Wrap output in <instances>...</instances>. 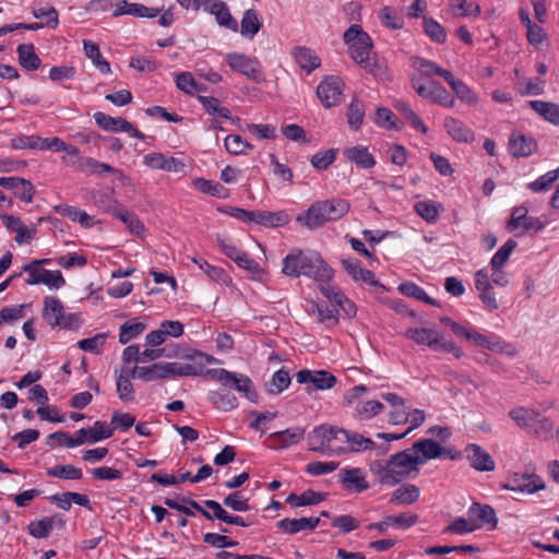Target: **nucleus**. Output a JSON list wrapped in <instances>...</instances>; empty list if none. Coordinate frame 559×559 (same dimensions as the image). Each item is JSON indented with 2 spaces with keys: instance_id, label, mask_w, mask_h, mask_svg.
I'll use <instances>...</instances> for the list:
<instances>
[{
  "instance_id": "obj_24",
  "label": "nucleus",
  "mask_w": 559,
  "mask_h": 559,
  "mask_svg": "<svg viewBox=\"0 0 559 559\" xmlns=\"http://www.w3.org/2000/svg\"><path fill=\"white\" fill-rule=\"evenodd\" d=\"M132 378H138L143 381H155L159 379H166L168 377V364L159 362L151 366L139 367L135 366L131 370Z\"/></svg>"
},
{
  "instance_id": "obj_10",
  "label": "nucleus",
  "mask_w": 559,
  "mask_h": 559,
  "mask_svg": "<svg viewBox=\"0 0 559 559\" xmlns=\"http://www.w3.org/2000/svg\"><path fill=\"white\" fill-rule=\"evenodd\" d=\"M343 82L331 75L325 78L317 87V95L324 107L331 108L342 100Z\"/></svg>"
},
{
  "instance_id": "obj_37",
  "label": "nucleus",
  "mask_w": 559,
  "mask_h": 559,
  "mask_svg": "<svg viewBox=\"0 0 559 559\" xmlns=\"http://www.w3.org/2000/svg\"><path fill=\"white\" fill-rule=\"evenodd\" d=\"M447 83L454 91L456 96L468 105H476L478 97L476 94L461 80L456 79L452 73L447 78Z\"/></svg>"
},
{
  "instance_id": "obj_47",
  "label": "nucleus",
  "mask_w": 559,
  "mask_h": 559,
  "mask_svg": "<svg viewBox=\"0 0 559 559\" xmlns=\"http://www.w3.org/2000/svg\"><path fill=\"white\" fill-rule=\"evenodd\" d=\"M365 106L362 102L354 97L347 109V121L353 130H358L364 121Z\"/></svg>"
},
{
  "instance_id": "obj_50",
  "label": "nucleus",
  "mask_w": 559,
  "mask_h": 559,
  "mask_svg": "<svg viewBox=\"0 0 559 559\" xmlns=\"http://www.w3.org/2000/svg\"><path fill=\"white\" fill-rule=\"evenodd\" d=\"M537 413L538 412L531 408L516 407L509 413V416L520 428L528 431Z\"/></svg>"
},
{
  "instance_id": "obj_41",
  "label": "nucleus",
  "mask_w": 559,
  "mask_h": 559,
  "mask_svg": "<svg viewBox=\"0 0 559 559\" xmlns=\"http://www.w3.org/2000/svg\"><path fill=\"white\" fill-rule=\"evenodd\" d=\"M324 500V495L317 492L314 490L308 489L304 491L301 495L290 493L286 498V502L293 504L294 507H304V506H316Z\"/></svg>"
},
{
  "instance_id": "obj_16",
  "label": "nucleus",
  "mask_w": 559,
  "mask_h": 559,
  "mask_svg": "<svg viewBox=\"0 0 559 559\" xmlns=\"http://www.w3.org/2000/svg\"><path fill=\"white\" fill-rule=\"evenodd\" d=\"M321 293L346 316L354 317L356 314V306L340 289L326 285V282H318Z\"/></svg>"
},
{
  "instance_id": "obj_19",
  "label": "nucleus",
  "mask_w": 559,
  "mask_h": 559,
  "mask_svg": "<svg viewBox=\"0 0 559 559\" xmlns=\"http://www.w3.org/2000/svg\"><path fill=\"white\" fill-rule=\"evenodd\" d=\"M160 10L148 8L141 3H129L127 0H118L112 12L114 16L129 14L138 17H156Z\"/></svg>"
},
{
  "instance_id": "obj_61",
  "label": "nucleus",
  "mask_w": 559,
  "mask_h": 559,
  "mask_svg": "<svg viewBox=\"0 0 559 559\" xmlns=\"http://www.w3.org/2000/svg\"><path fill=\"white\" fill-rule=\"evenodd\" d=\"M107 337V333H97L93 337L80 340L78 346L84 352L98 354Z\"/></svg>"
},
{
  "instance_id": "obj_26",
  "label": "nucleus",
  "mask_w": 559,
  "mask_h": 559,
  "mask_svg": "<svg viewBox=\"0 0 559 559\" xmlns=\"http://www.w3.org/2000/svg\"><path fill=\"white\" fill-rule=\"evenodd\" d=\"M292 56L298 66L307 73H311L321 64V60L318 55L310 48L304 46L293 48Z\"/></svg>"
},
{
  "instance_id": "obj_5",
  "label": "nucleus",
  "mask_w": 559,
  "mask_h": 559,
  "mask_svg": "<svg viewBox=\"0 0 559 559\" xmlns=\"http://www.w3.org/2000/svg\"><path fill=\"white\" fill-rule=\"evenodd\" d=\"M345 438H347L346 429L322 425L309 433V450L328 455H340L346 453Z\"/></svg>"
},
{
  "instance_id": "obj_43",
  "label": "nucleus",
  "mask_w": 559,
  "mask_h": 559,
  "mask_svg": "<svg viewBox=\"0 0 559 559\" xmlns=\"http://www.w3.org/2000/svg\"><path fill=\"white\" fill-rule=\"evenodd\" d=\"M192 261L200 267V270L204 272V274H206L210 280L221 284H228L230 282V277L223 269L211 265L203 259L193 258Z\"/></svg>"
},
{
  "instance_id": "obj_21",
  "label": "nucleus",
  "mask_w": 559,
  "mask_h": 559,
  "mask_svg": "<svg viewBox=\"0 0 559 559\" xmlns=\"http://www.w3.org/2000/svg\"><path fill=\"white\" fill-rule=\"evenodd\" d=\"M443 126L447 133L456 142L472 143L475 140L474 131L456 118L447 117Z\"/></svg>"
},
{
  "instance_id": "obj_13",
  "label": "nucleus",
  "mask_w": 559,
  "mask_h": 559,
  "mask_svg": "<svg viewBox=\"0 0 559 559\" xmlns=\"http://www.w3.org/2000/svg\"><path fill=\"white\" fill-rule=\"evenodd\" d=\"M537 142L519 131H513L509 138L508 148L512 156L528 157L537 151Z\"/></svg>"
},
{
  "instance_id": "obj_15",
  "label": "nucleus",
  "mask_w": 559,
  "mask_h": 559,
  "mask_svg": "<svg viewBox=\"0 0 559 559\" xmlns=\"http://www.w3.org/2000/svg\"><path fill=\"white\" fill-rule=\"evenodd\" d=\"M469 520L478 528L488 526L489 530H495L498 524V519L492 507L488 504L473 503L468 510Z\"/></svg>"
},
{
  "instance_id": "obj_11",
  "label": "nucleus",
  "mask_w": 559,
  "mask_h": 559,
  "mask_svg": "<svg viewBox=\"0 0 559 559\" xmlns=\"http://www.w3.org/2000/svg\"><path fill=\"white\" fill-rule=\"evenodd\" d=\"M296 380L298 383L313 384L317 390H328L336 384L337 379L329 371L325 370H309L301 369L296 373Z\"/></svg>"
},
{
  "instance_id": "obj_3",
  "label": "nucleus",
  "mask_w": 559,
  "mask_h": 559,
  "mask_svg": "<svg viewBox=\"0 0 559 559\" xmlns=\"http://www.w3.org/2000/svg\"><path fill=\"white\" fill-rule=\"evenodd\" d=\"M343 40L348 47L350 58L364 70L378 76L382 73V67L372 55L373 43L371 37L359 24L350 25L343 35Z\"/></svg>"
},
{
  "instance_id": "obj_42",
  "label": "nucleus",
  "mask_w": 559,
  "mask_h": 559,
  "mask_svg": "<svg viewBox=\"0 0 559 559\" xmlns=\"http://www.w3.org/2000/svg\"><path fill=\"white\" fill-rule=\"evenodd\" d=\"M413 64L419 69L420 76L424 78H430L432 74H437L447 81V78L452 73L449 70L441 68L436 62L426 60L424 58H416Z\"/></svg>"
},
{
  "instance_id": "obj_35",
  "label": "nucleus",
  "mask_w": 559,
  "mask_h": 559,
  "mask_svg": "<svg viewBox=\"0 0 559 559\" xmlns=\"http://www.w3.org/2000/svg\"><path fill=\"white\" fill-rule=\"evenodd\" d=\"M262 23L259 13L253 9H248L240 23V33L242 36L252 39L260 31Z\"/></svg>"
},
{
  "instance_id": "obj_38",
  "label": "nucleus",
  "mask_w": 559,
  "mask_h": 559,
  "mask_svg": "<svg viewBox=\"0 0 559 559\" xmlns=\"http://www.w3.org/2000/svg\"><path fill=\"white\" fill-rule=\"evenodd\" d=\"M209 400L215 408L223 412H229L238 406L237 397L226 391H212Z\"/></svg>"
},
{
  "instance_id": "obj_17",
  "label": "nucleus",
  "mask_w": 559,
  "mask_h": 559,
  "mask_svg": "<svg viewBox=\"0 0 559 559\" xmlns=\"http://www.w3.org/2000/svg\"><path fill=\"white\" fill-rule=\"evenodd\" d=\"M338 478L345 490L362 492L369 488L366 474L360 468H343L338 473Z\"/></svg>"
},
{
  "instance_id": "obj_44",
  "label": "nucleus",
  "mask_w": 559,
  "mask_h": 559,
  "mask_svg": "<svg viewBox=\"0 0 559 559\" xmlns=\"http://www.w3.org/2000/svg\"><path fill=\"white\" fill-rule=\"evenodd\" d=\"M423 26L425 34L433 41L438 44H444L447 40L445 28L438 23L435 19L423 16Z\"/></svg>"
},
{
  "instance_id": "obj_53",
  "label": "nucleus",
  "mask_w": 559,
  "mask_h": 559,
  "mask_svg": "<svg viewBox=\"0 0 559 559\" xmlns=\"http://www.w3.org/2000/svg\"><path fill=\"white\" fill-rule=\"evenodd\" d=\"M289 384V372L282 368L273 374L270 383L266 384V390L270 394H280L287 389Z\"/></svg>"
},
{
  "instance_id": "obj_30",
  "label": "nucleus",
  "mask_w": 559,
  "mask_h": 559,
  "mask_svg": "<svg viewBox=\"0 0 559 559\" xmlns=\"http://www.w3.org/2000/svg\"><path fill=\"white\" fill-rule=\"evenodd\" d=\"M420 490L416 485L405 484L397 487L390 497V502L396 506L412 504L419 499Z\"/></svg>"
},
{
  "instance_id": "obj_2",
  "label": "nucleus",
  "mask_w": 559,
  "mask_h": 559,
  "mask_svg": "<svg viewBox=\"0 0 559 559\" xmlns=\"http://www.w3.org/2000/svg\"><path fill=\"white\" fill-rule=\"evenodd\" d=\"M415 459L403 450L392 454L386 460L373 461L370 465V472L376 476L377 481L383 486H395L408 478L412 473H418Z\"/></svg>"
},
{
  "instance_id": "obj_60",
  "label": "nucleus",
  "mask_w": 559,
  "mask_h": 559,
  "mask_svg": "<svg viewBox=\"0 0 559 559\" xmlns=\"http://www.w3.org/2000/svg\"><path fill=\"white\" fill-rule=\"evenodd\" d=\"M441 209V205L426 201H420L415 204L416 213L428 223L436 222Z\"/></svg>"
},
{
  "instance_id": "obj_9",
  "label": "nucleus",
  "mask_w": 559,
  "mask_h": 559,
  "mask_svg": "<svg viewBox=\"0 0 559 559\" xmlns=\"http://www.w3.org/2000/svg\"><path fill=\"white\" fill-rule=\"evenodd\" d=\"M405 450L411 454L412 459L418 461V463H416L417 468L427 461L441 457L445 453V449L439 442L430 438L420 439Z\"/></svg>"
},
{
  "instance_id": "obj_7",
  "label": "nucleus",
  "mask_w": 559,
  "mask_h": 559,
  "mask_svg": "<svg viewBox=\"0 0 559 559\" xmlns=\"http://www.w3.org/2000/svg\"><path fill=\"white\" fill-rule=\"evenodd\" d=\"M205 373L211 377V379L219 382L223 386L235 389L243 393L251 402H257L258 393L249 377L226 369H207Z\"/></svg>"
},
{
  "instance_id": "obj_14",
  "label": "nucleus",
  "mask_w": 559,
  "mask_h": 559,
  "mask_svg": "<svg viewBox=\"0 0 559 559\" xmlns=\"http://www.w3.org/2000/svg\"><path fill=\"white\" fill-rule=\"evenodd\" d=\"M466 459L471 466L479 472H491L496 464L491 455L480 445L472 443L465 448Z\"/></svg>"
},
{
  "instance_id": "obj_48",
  "label": "nucleus",
  "mask_w": 559,
  "mask_h": 559,
  "mask_svg": "<svg viewBox=\"0 0 559 559\" xmlns=\"http://www.w3.org/2000/svg\"><path fill=\"white\" fill-rule=\"evenodd\" d=\"M226 150L234 155L248 154L253 145L238 134H230L224 141Z\"/></svg>"
},
{
  "instance_id": "obj_63",
  "label": "nucleus",
  "mask_w": 559,
  "mask_h": 559,
  "mask_svg": "<svg viewBox=\"0 0 559 559\" xmlns=\"http://www.w3.org/2000/svg\"><path fill=\"white\" fill-rule=\"evenodd\" d=\"M395 108L403 114L404 118L412 124L413 128L427 133L428 129L421 119L414 112V110L404 102H399Z\"/></svg>"
},
{
  "instance_id": "obj_62",
  "label": "nucleus",
  "mask_w": 559,
  "mask_h": 559,
  "mask_svg": "<svg viewBox=\"0 0 559 559\" xmlns=\"http://www.w3.org/2000/svg\"><path fill=\"white\" fill-rule=\"evenodd\" d=\"M13 189L14 195L24 203H31L35 195V187L29 180L19 178Z\"/></svg>"
},
{
  "instance_id": "obj_29",
  "label": "nucleus",
  "mask_w": 559,
  "mask_h": 559,
  "mask_svg": "<svg viewBox=\"0 0 559 559\" xmlns=\"http://www.w3.org/2000/svg\"><path fill=\"white\" fill-rule=\"evenodd\" d=\"M93 117L97 126L105 131L123 132L131 128V123L122 117L115 118L102 111L95 112Z\"/></svg>"
},
{
  "instance_id": "obj_57",
  "label": "nucleus",
  "mask_w": 559,
  "mask_h": 559,
  "mask_svg": "<svg viewBox=\"0 0 559 559\" xmlns=\"http://www.w3.org/2000/svg\"><path fill=\"white\" fill-rule=\"evenodd\" d=\"M115 216L118 217L119 219H121L127 225L130 233H132L136 236H141L144 234V231H145L144 224L140 221V218L135 214L121 209V210L115 212Z\"/></svg>"
},
{
  "instance_id": "obj_31",
  "label": "nucleus",
  "mask_w": 559,
  "mask_h": 559,
  "mask_svg": "<svg viewBox=\"0 0 559 559\" xmlns=\"http://www.w3.org/2000/svg\"><path fill=\"white\" fill-rule=\"evenodd\" d=\"M83 49L85 56L92 60L93 64L103 74H109L111 72L110 63L103 57L98 44L90 40H83Z\"/></svg>"
},
{
  "instance_id": "obj_23",
  "label": "nucleus",
  "mask_w": 559,
  "mask_h": 559,
  "mask_svg": "<svg viewBox=\"0 0 559 559\" xmlns=\"http://www.w3.org/2000/svg\"><path fill=\"white\" fill-rule=\"evenodd\" d=\"M320 523L319 518L283 519L276 523L283 532L294 535L301 531H314Z\"/></svg>"
},
{
  "instance_id": "obj_64",
  "label": "nucleus",
  "mask_w": 559,
  "mask_h": 559,
  "mask_svg": "<svg viewBox=\"0 0 559 559\" xmlns=\"http://www.w3.org/2000/svg\"><path fill=\"white\" fill-rule=\"evenodd\" d=\"M432 87L433 91L429 100L447 108L454 107V97H452L451 94L439 82H436V85H433Z\"/></svg>"
},
{
  "instance_id": "obj_56",
  "label": "nucleus",
  "mask_w": 559,
  "mask_h": 559,
  "mask_svg": "<svg viewBox=\"0 0 559 559\" xmlns=\"http://www.w3.org/2000/svg\"><path fill=\"white\" fill-rule=\"evenodd\" d=\"M559 178V169L550 170L528 185L533 192L540 193L548 191Z\"/></svg>"
},
{
  "instance_id": "obj_32",
  "label": "nucleus",
  "mask_w": 559,
  "mask_h": 559,
  "mask_svg": "<svg viewBox=\"0 0 559 559\" xmlns=\"http://www.w3.org/2000/svg\"><path fill=\"white\" fill-rule=\"evenodd\" d=\"M449 10L454 17H477L480 14V5L468 0H451Z\"/></svg>"
},
{
  "instance_id": "obj_49",
  "label": "nucleus",
  "mask_w": 559,
  "mask_h": 559,
  "mask_svg": "<svg viewBox=\"0 0 559 559\" xmlns=\"http://www.w3.org/2000/svg\"><path fill=\"white\" fill-rule=\"evenodd\" d=\"M146 325L142 322H138L136 320H129L124 322L120 326L119 332V342L121 344H127L132 338L139 336L142 334L145 330Z\"/></svg>"
},
{
  "instance_id": "obj_1",
  "label": "nucleus",
  "mask_w": 559,
  "mask_h": 559,
  "mask_svg": "<svg viewBox=\"0 0 559 559\" xmlns=\"http://www.w3.org/2000/svg\"><path fill=\"white\" fill-rule=\"evenodd\" d=\"M282 272L290 277L304 275L317 282H330L334 275L332 267L318 252L300 249H293L284 258Z\"/></svg>"
},
{
  "instance_id": "obj_55",
  "label": "nucleus",
  "mask_w": 559,
  "mask_h": 559,
  "mask_svg": "<svg viewBox=\"0 0 559 559\" xmlns=\"http://www.w3.org/2000/svg\"><path fill=\"white\" fill-rule=\"evenodd\" d=\"M168 377H198L203 374L202 367H194L190 364L167 362Z\"/></svg>"
},
{
  "instance_id": "obj_34",
  "label": "nucleus",
  "mask_w": 559,
  "mask_h": 559,
  "mask_svg": "<svg viewBox=\"0 0 559 559\" xmlns=\"http://www.w3.org/2000/svg\"><path fill=\"white\" fill-rule=\"evenodd\" d=\"M528 432L543 441H548L554 436V423L537 413Z\"/></svg>"
},
{
  "instance_id": "obj_46",
  "label": "nucleus",
  "mask_w": 559,
  "mask_h": 559,
  "mask_svg": "<svg viewBox=\"0 0 559 559\" xmlns=\"http://www.w3.org/2000/svg\"><path fill=\"white\" fill-rule=\"evenodd\" d=\"M47 475L50 477H58L61 479L78 480L83 477V472L80 467L72 464L56 465L47 469Z\"/></svg>"
},
{
  "instance_id": "obj_45",
  "label": "nucleus",
  "mask_w": 559,
  "mask_h": 559,
  "mask_svg": "<svg viewBox=\"0 0 559 559\" xmlns=\"http://www.w3.org/2000/svg\"><path fill=\"white\" fill-rule=\"evenodd\" d=\"M44 261H48V259L41 260H33L32 262L25 264L23 266V272L27 273L28 276L25 278V283L27 285H38L41 284L44 275H46V269L41 267Z\"/></svg>"
},
{
  "instance_id": "obj_4",
  "label": "nucleus",
  "mask_w": 559,
  "mask_h": 559,
  "mask_svg": "<svg viewBox=\"0 0 559 559\" xmlns=\"http://www.w3.org/2000/svg\"><path fill=\"white\" fill-rule=\"evenodd\" d=\"M350 209V204L345 199H330L317 201L310 207L300 213L296 221L308 229H317L328 222H334L345 216Z\"/></svg>"
},
{
  "instance_id": "obj_36",
  "label": "nucleus",
  "mask_w": 559,
  "mask_h": 559,
  "mask_svg": "<svg viewBox=\"0 0 559 559\" xmlns=\"http://www.w3.org/2000/svg\"><path fill=\"white\" fill-rule=\"evenodd\" d=\"M19 62L27 71H35L40 67L41 60L35 52L33 44L17 47Z\"/></svg>"
},
{
  "instance_id": "obj_20",
  "label": "nucleus",
  "mask_w": 559,
  "mask_h": 559,
  "mask_svg": "<svg viewBox=\"0 0 559 559\" xmlns=\"http://www.w3.org/2000/svg\"><path fill=\"white\" fill-rule=\"evenodd\" d=\"M252 222L266 227V228H275L285 226L290 222L289 215L285 211H252Z\"/></svg>"
},
{
  "instance_id": "obj_59",
  "label": "nucleus",
  "mask_w": 559,
  "mask_h": 559,
  "mask_svg": "<svg viewBox=\"0 0 559 559\" xmlns=\"http://www.w3.org/2000/svg\"><path fill=\"white\" fill-rule=\"evenodd\" d=\"M88 431V443H95L105 439H108L114 433V428H111L106 421L97 420L94 423L93 427L87 429Z\"/></svg>"
},
{
  "instance_id": "obj_39",
  "label": "nucleus",
  "mask_w": 559,
  "mask_h": 559,
  "mask_svg": "<svg viewBox=\"0 0 559 559\" xmlns=\"http://www.w3.org/2000/svg\"><path fill=\"white\" fill-rule=\"evenodd\" d=\"M346 453L348 452H360L366 450H372L376 443L364 437L362 435L347 430V438H345Z\"/></svg>"
},
{
  "instance_id": "obj_40",
  "label": "nucleus",
  "mask_w": 559,
  "mask_h": 559,
  "mask_svg": "<svg viewBox=\"0 0 559 559\" xmlns=\"http://www.w3.org/2000/svg\"><path fill=\"white\" fill-rule=\"evenodd\" d=\"M210 13L216 16L219 25L237 31L238 24L233 19L227 5L223 1H215L210 7Z\"/></svg>"
},
{
  "instance_id": "obj_8",
  "label": "nucleus",
  "mask_w": 559,
  "mask_h": 559,
  "mask_svg": "<svg viewBox=\"0 0 559 559\" xmlns=\"http://www.w3.org/2000/svg\"><path fill=\"white\" fill-rule=\"evenodd\" d=\"M545 481L535 473L516 472L509 476L508 481L502 488L510 491L533 495L536 491L544 490Z\"/></svg>"
},
{
  "instance_id": "obj_27",
  "label": "nucleus",
  "mask_w": 559,
  "mask_h": 559,
  "mask_svg": "<svg viewBox=\"0 0 559 559\" xmlns=\"http://www.w3.org/2000/svg\"><path fill=\"white\" fill-rule=\"evenodd\" d=\"M344 156L360 168L368 169L376 165V159L366 146L356 145L344 150Z\"/></svg>"
},
{
  "instance_id": "obj_52",
  "label": "nucleus",
  "mask_w": 559,
  "mask_h": 559,
  "mask_svg": "<svg viewBox=\"0 0 559 559\" xmlns=\"http://www.w3.org/2000/svg\"><path fill=\"white\" fill-rule=\"evenodd\" d=\"M56 516L43 518L28 524V532L36 538H46L55 526Z\"/></svg>"
},
{
  "instance_id": "obj_22",
  "label": "nucleus",
  "mask_w": 559,
  "mask_h": 559,
  "mask_svg": "<svg viewBox=\"0 0 559 559\" xmlns=\"http://www.w3.org/2000/svg\"><path fill=\"white\" fill-rule=\"evenodd\" d=\"M342 264L348 275L356 282L360 281L370 286H380L379 281L376 280L374 274L361 266V262L357 259H343Z\"/></svg>"
},
{
  "instance_id": "obj_28",
  "label": "nucleus",
  "mask_w": 559,
  "mask_h": 559,
  "mask_svg": "<svg viewBox=\"0 0 559 559\" xmlns=\"http://www.w3.org/2000/svg\"><path fill=\"white\" fill-rule=\"evenodd\" d=\"M64 313V307L60 299L48 296L44 299L43 318L51 326L56 328Z\"/></svg>"
},
{
  "instance_id": "obj_12",
  "label": "nucleus",
  "mask_w": 559,
  "mask_h": 559,
  "mask_svg": "<svg viewBox=\"0 0 559 559\" xmlns=\"http://www.w3.org/2000/svg\"><path fill=\"white\" fill-rule=\"evenodd\" d=\"M544 226V223L539 218L528 216L527 209L524 206L515 207L507 223V228L510 231H514L520 227H523L525 231H539Z\"/></svg>"
},
{
  "instance_id": "obj_18",
  "label": "nucleus",
  "mask_w": 559,
  "mask_h": 559,
  "mask_svg": "<svg viewBox=\"0 0 559 559\" xmlns=\"http://www.w3.org/2000/svg\"><path fill=\"white\" fill-rule=\"evenodd\" d=\"M226 61L233 70L248 76L249 79L255 80L259 75L257 60L246 55L237 52L228 53Z\"/></svg>"
},
{
  "instance_id": "obj_51",
  "label": "nucleus",
  "mask_w": 559,
  "mask_h": 559,
  "mask_svg": "<svg viewBox=\"0 0 559 559\" xmlns=\"http://www.w3.org/2000/svg\"><path fill=\"white\" fill-rule=\"evenodd\" d=\"M384 409V405L376 400L366 401L364 403H359L355 407V415L359 419H371L376 415L380 414Z\"/></svg>"
},
{
  "instance_id": "obj_6",
  "label": "nucleus",
  "mask_w": 559,
  "mask_h": 559,
  "mask_svg": "<svg viewBox=\"0 0 559 559\" xmlns=\"http://www.w3.org/2000/svg\"><path fill=\"white\" fill-rule=\"evenodd\" d=\"M405 336L418 345H426L433 350H442L453 354L457 359L463 356V350L452 340H445L436 329L417 328L408 329Z\"/></svg>"
},
{
  "instance_id": "obj_54",
  "label": "nucleus",
  "mask_w": 559,
  "mask_h": 559,
  "mask_svg": "<svg viewBox=\"0 0 559 559\" xmlns=\"http://www.w3.org/2000/svg\"><path fill=\"white\" fill-rule=\"evenodd\" d=\"M131 372H121L117 378V393L119 399L123 402L134 401V390L131 382Z\"/></svg>"
},
{
  "instance_id": "obj_58",
  "label": "nucleus",
  "mask_w": 559,
  "mask_h": 559,
  "mask_svg": "<svg viewBox=\"0 0 559 559\" xmlns=\"http://www.w3.org/2000/svg\"><path fill=\"white\" fill-rule=\"evenodd\" d=\"M515 247L516 242L512 239H509L504 245H502L491 258V269L500 270L507 263Z\"/></svg>"
},
{
  "instance_id": "obj_25",
  "label": "nucleus",
  "mask_w": 559,
  "mask_h": 559,
  "mask_svg": "<svg viewBox=\"0 0 559 559\" xmlns=\"http://www.w3.org/2000/svg\"><path fill=\"white\" fill-rule=\"evenodd\" d=\"M304 429L290 428L283 431L271 433L269 439L272 441L270 448L274 450H282L292 444L299 442L304 438Z\"/></svg>"
},
{
  "instance_id": "obj_33",
  "label": "nucleus",
  "mask_w": 559,
  "mask_h": 559,
  "mask_svg": "<svg viewBox=\"0 0 559 559\" xmlns=\"http://www.w3.org/2000/svg\"><path fill=\"white\" fill-rule=\"evenodd\" d=\"M528 104L545 120L556 126L559 124V105L544 100H531Z\"/></svg>"
}]
</instances>
